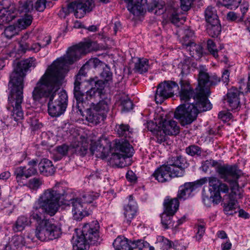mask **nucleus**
<instances>
[{
  "label": "nucleus",
  "instance_id": "1",
  "mask_svg": "<svg viewBox=\"0 0 250 250\" xmlns=\"http://www.w3.org/2000/svg\"><path fill=\"white\" fill-rule=\"evenodd\" d=\"M98 49L97 42L89 39L69 48L66 54L54 62L37 82L32 92L33 100L39 101L43 97L48 98L49 115L57 117L63 114L67 105V95L63 90L57 94L56 93L60 89L68 65L79 60L83 55Z\"/></svg>",
  "mask_w": 250,
  "mask_h": 250
},
{
  "label": "nucleus",
  "instance_id": "2",
  "mask_svg": "<svg viewBox=\"0 0 250 250\" xmlns=\"http://www.w3.org/2000/svg\"><path fill=\"white\" fill-rule=\"evenodd\" d=\"M35 61L33 58L21 61L10 75L9 85L11 89L8 96L9 106L7 108L12 110L11 118L17 122H20L23 118L21 108L23 100V79L28 69L32 66H35Z\"/></svg>",
  "mask_w": 250,
  "mask_h": 250
},
{
  "label": "nucleus",
  "instance_id": "3",
  "mask_svg": "<svg viewBox=\"0 0 250 250\" xmlns=\"http://www.w3.org/2000/svg\"><path fill=\"white\" fill-rule=\"evenodd\" d=\"M63 199L64 192L58 190L56 187L44 190L33 206L31 218L38 224L43 220V213L51 216L54 215L58 210L59 201Z\"/></svg>",
  "mask_w": 250,
  "mask_h": 250
},
{
  "label": "nucleus",
  "instance_id": "4",
  "mask_svg": "<svg viewBox=\"0 0 250 250\" xmlns=\"http://www.w3.org/2000/svg\"><path fill=\"white\" fill-rule=\"evenodd\" d=\"M216 171L221 179L230 184L231 192L228 195L229 201L225 205L224 210L226 214H232V211L237 206V197L239 199L243 197L237 182L241 172L235 166L229 165L217 166Z\"/></svg>",
  "mask_w": 250,
  "mask_h": 250
},
{
  "label": "nucleus",
  "instance_id": "5",
  "mask_svg": "<svg viewBox=\"0 0 250 250\" xmlns=\"http://www.w3.org/2000/svg\"><path fill=\"white\" fill-rule=\"evenodd\" d=\"M58 190H60L62 193L64 192V199H61V202L63 204L71 205L73 217L74 220L77 221H81L83 217L89 214L86 210L88 204L91 203L93 200L99 196V193L91 192L84 194L81 197L68 200L67 195H65L62 188H59Z\"/></svg>",
  "mask_w": 250,
  "mask_h": 250
},
{
  "label": "nucleus",
  "instance_id": "6",
  "mask_svg": "<svg viewBox=\"0 0 250 250\" xmlns=\"http://www.w3.org/2000/svg\"><path fill=\"white\" fill-rule=\"evenodd\" d=\"M99 228V224L97 221L84 224L81 230V234L77 235L75 240L74 241V249L76 247L80 250L86 249L87 245H95L100 242Z\"/></svg>",
  "mask_w": 250,
  "mask_h": 250
},
{
  "label": "nucleus",
  "instance_id": "7",
  "mask_svg": "<svg viewBox=\"0 0 250 250\" xmlns=\"http://www.w3.org/2000/svg\"><path fill=\"white\" fill-rule=\"evenodd\" d=\"M196 103H186L181 104L178 106L175 112L174 117L177 119L180 123L181 125L185 126L186 125L191 124L195 121L197 117L199 112L206 111L207 110H202V107H200L198 104H201L203 106L205 104V102H202V100L198 101L196 97L195 98ZM199 101H200L199 100Z\"/></svg>",
  "mask_w": 250,
  "mask_h": 250
},
{
  "label": "nucleus",
  "instance_id": "8",
  "mask_svg": "<svg viewBox=\"0 0 250 250\" xmlns=\"http://www.w3.org/2000/svg\"><path fill=\"white\" fill-rule=\"evenodd\" d=\"M198 84L195 88L196 90V98L199 101L202 100L205 104L203 106L200 103L198 104L200 107H203L202 110H209L212 108V105L208 100V97L210 94L209 88L210 76L207 72V69L203 66H200L198 77Z\"/></svg>",
  "mask_w": 250,
  "mask_h": 250
},
{
  "label": "nucleus",
  "instance_id": "9",
  "mask_svg": "<svg viewBox=\"0 0 250 250\" xmlns=\"http://www.w3.org/2000/svg\"><path fill=\"white\" fill-rule=\"evenodd\" d=\"M110 103L109 99L104 98L97 104L92 103L89 108H84L83 111L85 110L86 121L92 125H97L104 121L109 110Z\"/></svg>",
  "mask_w": 250,
  "mask_h": 250
},
{
  "label": "nucleus",
  "instance_id": "10",
  "mask_svg": "<svg viewBox=\"0 0 250 250\" xmlns=\"http://www.w3.org/2000/svg\"><path fill=\"white\" fill-rule=\"evenodd\" d=\"M115 152L112 155V160L120 167L131 164V157L134 153L133 147L127 142H116Z\"/></svg>",
  "mask_w": 250,
  "mask_h": 250
},
{
  "label": "nucleus",
  "instance_id": "11",
  "mask_svg": "<svg viewBox=\"0 0 250 250\" xmlns=\"http://www.w3.org/2000/svg\"><path fill=\"white\" fill-rule=\"evenodd\" d=\"M61 229L48 220H43L36 226L35 236L40 240H52L59 238Z\"/></svg>",
  "mask_w": 250,
  "mask_h": 250
},
{
  "label": "nucleus",
  "instance_id": "12",
  "mask_svg": "<svg viewBox=\"0 0 250 250\" xmlns=\"http://www.w3.org/2000/svg\"><path fill=\"white\" fill-rule=\"evenodd\" d=\"M94 6L93 0H77L68 4L67 8H62V11L65 15L74 12L77 18L83 17L86 12L91 11Z\"/></svg>",
  "mask_w": 250,
  "mask_h": 250
},
{
  "label": "nucleus",
  "instance_id": "13",
  "mask_svg": "<svg viewBox=\"0 0 250 250\" xmlns=\"http://www.w3.org/2000/svg\"><path fill=\"white\" fill-rule=\"evenodd\" d=\"M179 89L177 83L172 81H165L157 86L155 94L156 103L161 104L164 100L174 96L175 90Z\"/></svg>",
  "mask_w": 250,
  "mask_h": 250
},
{
  "label": "nucleus",
  "instance_id": "14",
  "mask_svg": "<svg viewBox=\"0 0 250 250\" xmlns=\"http://www.w3.org/2000/svg\"><path fill=\"white\" fill-rule=\"evenodd\" d=\"M208 185L210 194H212L216 199V204L221 200V193H228L229 188L230 189V185L229 187L216 177H208Z\"/></svg>",
  "mask_w": 250,
  "mask_h": 250
},
{
  "label": "nucleus",
  "instance_id": "15",
  "mask_svg": "<svg viewBox=\"0 0 250 250\" xmlns=\"http://www.w3.org/2000/svg\"><path fill=\"white\" fill-rule=\"evenodd\" d=\"M149 243L142 240L129 241L127 239L118 237L113 243L115 250H142V247L148 246Z\"/></svg>",
  "mask_w": 250,
  "mask_h": 250
},
{
  "label": "nucleus",
  "instance_id": "16",
  "mask_svg": "<svg viewBox=\"0 0 250 250\" xmlns=\"http://www.w3.org/2000/svg\"><path fill=\"white\" fill-rule=\"evenodd\" d=\"M45 39L46 40V43L41 42H36L30 39H28V34H25L22 37V40L20 42V47L24 52L30 51L34 53H37L42 48L46 46L50 43V36H47Z\"/></svg>",
  "mask_w": 250,
  "mask_h": 250
},
{
  "label": "nucleus",
  "instance_id": "17",
  "mask_svg": "<svg viewBox=\"0 0 250 250\" xmlns=\"http://www.w3.org/2000/svg\"><path fill=\"white\" fill-rule=\"evenodd\" d=\"M2 5V9L0 10V22L1 23H8L13 20L18 14L15 5L11 3L9 0H2L0 2Z\"/></svg>",
  "mask_w": 250,
  "mask_h": 250
},
{
  "label": "nucleus",
  "instance_id": "18",
  "mask_svg": "<svg viewBox=\"0 0 250 250\" xmlns=\"http://www.w3.org/2000/svg\"><path fill=\"white\" fill-rule=\"evenodd\" d=\"M89 84L91 86V88L85 92V99L96 98L99 97L102 98L103 94V90L104 88V83L103 80L98 79V78L95 77L91 78L88 81Z\"/></svg>",
  "mask_w": 250,
  "mask_h": 250
},
{
  "label": "nucleus",
  "instance_id": "19",
  "mask_svg": "<svg viewBox=\"0 0 250 250\" xmlns=\"http://www.w3.org/2000/svg\"><path fill=\"white\" fill-rule=\"evenodd\" d=\"M179 96L181 102L188 103L191 98H193L194 103H196L195 97L196 90L194 92L193 88L190 84L189 82L186 80L181 79L179 82Z\"/></svg>",
  "mask_w": 250,
  "mask_h": 250
},
{
  "label": "nucleus",
  "instance_id": "20",
  "mask_svg": "<svg viewBox=\"0 0 250 250\" xmlns=\"http://www.w3.org/2000/svg\"><path fill=\"white\" fill-rule=\"evenodd\" d=\"M168 163L167 166L170 167L174 176L181 177L184 175L187 163L183 157L181 155L172 157Z\"/></svg>",
  "mask_w": 250,
  "mask_h": 250
},
{
  "label": "nucleus",
  "instance_id": "21",
  "mask_svg": "<svg viewBox=\"0 0 250 250\" xmlns=\"http://www.w3.org/2000/svg\"><path fill=\"white\" fill-rule=\"evenodd\" d=\"M37 173V169L33 167H18L15 168L14 175L17 183L20 185H25L26 180Z\"/></svg>",
  "mask_w": 250,
  "mask_h": 250
},
{
  "label": "nucleus",
  "instance_id": "22",
  "mask_svg": "<svg viewBox=\"0 0 250 250\" xmlns=\"http://www.w3.org/2000/svg\"><path fill=\"white\" fill-rule=\"evenodd\" d=\"M81 84L74 83L73 94L76 101V107L81 114H83V110L87 105L86 100H84L85 92L81 87Z\"/></svg>",
  "mask_w": 250,
  "mask_h": 250
},
{
  "label": "nucleus",
  "instance_id": "23",
  "mask_svg": "<svg viewBox=\"0 0 250 250\" xmlns=\"http://www.w3.org/2000/svg\"><path fill=\"white\" fill-rule=\"evenodd\" d=\"M169 166L163 165L157 168L152 176L159 182L164 183L169 181L172 177H175Z\"/></svg>",
  "mask_w": 250,
  "mask_h": 250
},
{
  "label": "nucleus",
  "instance_id": "24",
  "mask_svg": "<svg viewBox=\"0 0 250 250\" xmlns=\"http://www.w3.org/2000/svg\"><path fill=\"white\" fill-rule=\"evenodd\" d=\"M128 2L127 9L134 16L143 15L146 12V0H125Z\"/></svg>",
  "mask_w": 250,
  "mask_h": 250
},
{
  "label": "nucleus",
  "instance_id": "25",
  "mask_svg": "<svg viewBox=\"0 0 250 250\" xmlns=\"http://www.w3.org/2000/svg\"><path fill=\"white\" fill-rule=\"evenodd\" d=\"M161 134L176 135L180 131V127L176 121L164 120L161 122Z\"/></svg>",
  "mask_w": 250,
  "mask_h": 250
},
{
  "label": "nucleus",
  "instance_id": "26",
  "mask_svg": "<svg viewBox=\"0 0 250 250\" xmlns=\"http://www.w3.org/2000/svg\"><path fill=\"white\" fill-rule=\"evenodd\" d=\"M91 141L89 150L92 155H95L96 157L101 159L106 158L109 153V148L108 146L105 147L101 144L100 141L94 142Z\"/></svg>",
  "mask_w": 250,
  "mask_h": 250
},
{
  "label": "nucleus",
  "instance_id": "27",
  "mask_svg": "<svg viewBox=\"0 0 250 250\" xmlns=\"http://www.w3.org/2000/svg\"><path fill=\"white\" fill-rule=\"evenodd\" d=\"M240 92L237 88L232 87L228 90L225 101L228 103L231 109L237 108L240 104Z\"/></svg>",
  "mask_w": 250,
  "mask_h": 250
},
{
  "label": "nucleus",
  "instance_id": "28",
  "mask_svg": "<svg viewBox=\"0 0 250 250\" xmlns=\"http://www.w3.org/2000/svg\"><path fill=\"white\" fill-rule=\"evenodd\" d=\"M90 140L84 136H81L77 143L73 145L76 153L80 156H84L89 148Z\"/></svg>",
  "mask_w": 250,
  "mask_h": 250
},
{
  "label": "nucleus",
  "instance_id": "29",
  "mask_svg": "<svg viewBox=\"0 0 250 250\" xmlns=\"http://www.w3.org/2000/svg\"><path fill=\"white\" fill-rule=\"evenodd\" d=\"M40 173L44 176H49L54 174L55 168L52 162L47 159H42L38 165Z\"/></svg>",
  "mask_w": 250,
  "mask_h": 250
},
{
  "label": "nucleus",
  "instance_id": "30",
  "mask_svg": "<svg viewBox=\"0 0 250 250\" xmlns=\"http://www.w3.org/2000/svg\"><path fill=\"white\" fill-rule=\"evenodd\" d=\"M195 189V183H186L179 187L177 198L180 200H185L189 197L191 193Z\"/></svg>",
  "mask_w": 250,
  "mask_h": 250
},
{
  "label": "nucleus",
  "instance_id": "31",
  "mask_svg": "<svg viewBox=\"0 0 250 250\" xmlns=\"http://www.w3.org/2000/svg\"><path fill=\"white\" fill-rule=\"evenodd\" d=\"M115 130L119 137H123L125 139V140L119 141V142H127L129 143V141L133 137L132 129L130 128L128 125L121 124L116 125Z\"/></svg>",
  "mask_w": 250,
  "mask_h": 250
},
{
  "label": "nucleus",
  "instance_id": "32",
  "mask_svg": "<svg viewBox=\"0 0 250 250\" xmlns=\"http://www.w3.org/2000/svg\"><path fill=\"white\" fill-rule=\"evenodd\" d=\"M124 215L125 222L129 225L132 219L134 217L136 213L137 204L134 201H130L128 204L125 207Z\"/></svg>",
  "mask_w": 250,
  "mask_h": 250
},
{
  "label": "nucleus",
  "instance_id": "33",
  "mask_svg": "<svg viewBox=\"0 0 250 250\" xmlns=\"http://www.w3.org/2000/svg\"><path fill=\"white\" fill-rule=\"evenodd\" d=\"M145 125L148 130L152 132L157 136L158 142L161 143L166 141L165 136L161 134V122L160 123V125H158L153 121H150L145 124Z\"/></svg>",
  "mask_w": 250,
  "mask_h": 250
},
{
  "label": "nucleus",
  "instance_id": "34",
  "mask_svg": "<svg viewBox=\"0 0 250 250\" xmlns=\"http://www.w3.org/2000/svg\"><path fill=\"white\" fill-rule=\"evenodd\" d=\"M179 199L177 198H166L164 202L165 210L168 212L170 214H174L179 208Z\"/></svg>",
  "mask_w": 250,
  "mask_h": 250
},
{
  "label": "nucleus",
  "instance_id": "35",
  "mask_svg": "<svg viewBox=\"0 0 250 250\" xmlns=\"http://www.w3.org/2000/svg\"><path fill=\"white\" fill-rule=\"evenodd\" d=\"M189 44L183 47L189 52L190 55L196 59H200L202 55L203 48L200 44H196L194 42H189Z\"/></svg>",
  "mask_w": 250,
  "mask_h": 250
},
{
  "label": "nucleus",
  "instance_id": "36",
  "mask_svg": "<svg viewBox=\"0 0 250 250\" xmlns=\"http://www.w3.org/2000/svg\"><path fill=\"white\" fill-rule=\"evenodd\" d=\"M148 60L144 58H138L135 63L134 71L136 72L142 74L148 71Z\"/></svg>",
  "mask_w": 250,
  "mask_h": 250
},
{
  "label": "nucleus",
  "instance_id": "37",
  "mask_svg": "<svg viewBox=\"0 0 250 250\" xmlns=\"http://www.w3.org/2000/svg\"><path fill=\"white\" fill-rule=\"evenodd\" d=\"M30 224L29 219L23 215L19 216L13 226V230L15 231L22 230L26 226Z\"/></svg>",
  "mask_w": 250,
  "mask_h": 250
},
{
  "label": "nucleus",
  "instance_id": "38",
  "mask_svg": "<svg viewBox=\"0 0 250 250\" xmlns=\"http://www.w3.org/2000/svg\"><path fill=\"white\" fill-rule=\"evenodd\" d=\"M34 9V3L31 0H21L19 2L18 12L20 13L31 12Z\"/></svg>",
  "mask_w": 250,
  "mask_h": 250
},
{
  "label": "nucleus",
  "instance_id": "39",
  "mask_svg": "<svg viewBox=\"0 0 250 250\" xmlns=\"http://www.w3.org/2000/svg\"><path fill=\"white\" fill-rule=\"evenodd\" d=\"M207 30L209 36L212 37H217L220 34L221 31L219 21H217L216 23H214V22L208 23Z\"/></svg>",
  "mask_w": 250,
  "mask_h": 250
},
{
  "label": "nucleus",
  "instance_id": "40",
  "mask_svg": "<svg viewBox=\"0 0 250 250\" xmlns=\"http://www.w3.org/2000/svg\"><path fill=\"white\" fill-rule=\"evenodd\" d=\"M205 15L207 23L214 22V23H216L217 21H219L216 10L214 7L211 6L208 7L205 10Z\"/></svg>",
  "mask_w": 250,
  "mask_h": 250
},
{
  "label": "nucleus",
  "instance_id": "41",
  "mask_svg": "<svg viewBox=\"0 0 250 250\" xmlns=\"http://www.w3.org/2000/svg\"><path fill=\"white\" fill-rule=\"evenodd\" d=\"M33 239L28 235L26 238L22 235H17L13 237L12 242H13L15 247L18 248L24 246L25 245L26 242L32 241Z\"/></svg>",
  "mask_w": 250,
  "mask_h": 250
},
{
  "label": "nucleus",
  "instance_id": "42",
  "mask_svg": "<svg viewBox=\"0 0 250 250\" xmlns=\"http://www.w3.org/2000/svg\"><path fill=\"white\" fill-rule=\"evenodd\" d=\"M179 11V8L176 9L173 7L170 11V20L172 23L176 25H178L179 22L182 23V21H185L183 17H180Z\"/></svg>",
  "mask_w": 250,
  "mask_h": 250
},
{
  "label": "nucleus",
  "instance_id": "43",
  "mask_svg": "<svg viewBox=\"0 0 250 250\" xmlns=\"http://www.w3.org/2000/svg\"><path fill=\"white\" fill-rule=\"evenodd\" d=\"M186 153L191 156H204L202 154L203 151L202 149L198 146L190 145L186 148Z\"/></svg>",
  "mask_w": 250,
  "mask_h": 250
},
{
  "label": "nucleus",
  "instance_id": "44",
  "mask_svg": "<svg viewBox=\"0 0 250 250\" xmlns=\"http://www.w3.org/2000/svg\"><path fill=\"white\" fill-rule=\"evenodd\" d=\"M43 184V181L42 178L34 177L30 179L24 186H26L31 189L36 190L40 188Z\"/></svg>",
  "mask_w": 250,
  "mask_h": 250
},
{
  "label": "nucleus",
  "instance_id": "45",
  "mask_svg": "<svg viewBox=\"0 0 250 250\" xmlns=\"http://www.w3.org/2000/svg\"><path fill=\"white\" fill-rule=\"evenodd\" d=\"M103 71L101 73V77L104 80H102L104 83V87L107 83L112 81V73L110 71V68L106 65L103 67Z\"/></svg>",
  "mask_w": 250,
  "mask_h": 250
},
{
  "label": "nucleus",
  "instance_id": "46",
  "mask_svg": "<svg viewBox=\"0 0 250 250\" xmlns=\"http://www.w3.org/2000/svg\"><path fill=\"white\" fill-rule=\"evenodd\" d=\"M70 149V147L65 144L58 146L56 147V151L58 154H59L60 156H55L54 160L55 161L61 160L62 157L66 156L67 154V153Z\"/></svg>",
  "mask_w": 250,
  "mask_h": 250
},
{
  "label": "nucleus",
  "instance_id": "47",
  "mask_svg": "<svg viewBox=\"0 0 250 250\" xmlns=\"http://www.w3.org/2000/svg\"><path fill=\"white\" fill-rule=\"evenodd\" d=\"M120 101L122 111L128 112L133 108V103L128 97H122L120 99Z\"/></svg>",
  "mask_w": 250,
  "mask_h": 250
},
{
  "label": "nucleus",
  "instance_id": "48",
  "mask_svg": "<svg viewBox=\"0 0 250 250\" xmlns=\"http://www.w3.org/2000/svg\"><path fill=\"white\" fill-rule=\"evenodd\" d=\"M174 214H170L168 212L164 210L161 214V223L165 229L168 228V226L171 224V219Z\"/></svg>",
  "mask_w": 250,
  "mask_h": 250
},
{
  "label": "nucleus",
  "instance_id": "49",
  "mask_svg": "<svg viewBox=\"0 0 250 250\" xmlns=\"http://www.w3.org/2000/svg\"><path fill=\"white\" fill-rule=\"evenodd\" d=\"M194 33L193 31L190 29H185L184 31V36L182 40V43L183 47L189 44V42H193L192 41V37L194 36Z\"/></svg>",
  "mask_w": 250,
  "mask_h": 250
},
{
  "label": "nucleus",
  "instance_id": "50",
  "mask_svg": "<svg viewBox=\"0 0 250 250\" xmlns=\"http://www.w3.org/2000/svg\"><path fill=\"white\" fill-rule=\"evenodd\" d=\"M32 21V16L29 14H25L24 17L18 20L19 27L21 28H25L31 24Z\"/></svg>",
  "mask_w": 250,
  "mask_h": 250
},
{
  "label": "nucleus",
  "instance_id": "51",
  "mask_svg": "<svg viewBox=\"0 0 250 250\" xmlns=\"http://www.w3.org/2000/svg\"><path fill=\"white\" fill-rule=\"evenodd\" d=\"M165 5V2L163 0H153L148 5L147 10L152 12L155 8L162 9Z\"/></svg>",
  "mask_w": 250,
  "mask_h": 250
},
{
  "label": "nucleus",
  "instance_id": "52",
  "mask_svg": "<svg viewBox=\"0 0 250 250\" xmlns=\"http://www.w3.org/2000/svg\"><path fill=\"white\" fill-rule=\"evenodd\" d=\"M208 50L214 58H217L218 57V49L216 48L215 43L212 40H208L207 41Z\"/></svg>",
  "mask_w": 250,
  "mask_h": 250
},
{
  "label": "nucleus",
  "instance_id": "53",
  "mask_svg": "<svg viewBox=\"0 0 250 250\" xmlns=\"http://www.w3.org/2000/svg\"><path fill=\"white\" fill-rule=\"evenodd\" d=\"M86 63L87 64L88 66L89 65H92L94 68L99 69L103 68V67L106 65L97 58L91 59Z\"/></svg>",
  "mask_w": 250,
  "mask_h": 250
},
{
  "label": "nucleus",
  "instance_id": "54",
  "mask_svg": "<svg viewBox=\"0 0 250 250\" xmlns=\"http://www.w3.org/2000/svg\"><path fill=\"white\" fill-rule=\"evenodd\" d=\"M17 34L16 27L14 25H9L5 28L3 35L8 39H11Z\"/></svg>",
  "mask_w": 250,
  "mask_h": 250
},
{
  "label": "nucleus",
  "instance_id": "55",
  "mask_svg": "<svg viewBox=\"0 0 250 250\" xmlns=\"http://www.w3.org/2000/svg\"><path fill=\"white\" fill-rule=\"evenodd\" d=\"M242 0H223V5L231 9L238 7Z\"/></svg>",
  "mask_w": 250,
  "mask_h": 250
},
{
  "label": "nucleus",
  "instance_id": "56",
  "mask_svg": "<svg viewBox=\"0 0 250 250\" xmlns=\"http://www.w3.org/2000/svg\"><path fill=\"white\" fill-rule=\"evenodd\" d=\"M218 162L213 160H206L202 163V170L206 172L210 167H215L217 166Z\"/></svg>",
  "mask_w": 250,
  "mask_h": 250
},
{
  "label": "nucleus",
  "instance_id": "57",
  "mask_svg": "<svg viewBox=\"0 0 250 250\" xmlns=\"http://www.w3.org/2000/svg\"><path fill=\"white\" fill-rule=\"evenodd\" d=\"M46 0H37L35 3V8L37 11L42 12L44 10L45 8Z\"/></svg>",
  "mask_w": 250,
  "mask_h": 250
},
{
  "label": "nucleus",
  "instance_id": "58",
  "mask_svg": "<svg viewBox=\"0 0 250 250\" xmlns=\"http://www.w3.org/2000/svg\"><path fill=\"white\" fill-rule=\"evenodd\" d=\"M239 90L240 94L241 93L243 94L244 93H248L250 91V84L249 83V81L248 82L247 84H246L244 83L241 81L240 83V85L239 86Z\"/></svg>",
  "mask_w": 250,
  "mask_h": 250
},
{
  "label": "nucleus",
  "instance_id": "59",
  "mask_svg": "<svg viewBox=\"0 0 250 250\" xmlns=\"http://www.w3.org/2000/svg\"><path fill=\"white\" fill-rule=\"evenodd\" d=\"M191 0H181V8L184 11H187L190 8Z\"/></svg>",
  "mask_w": 250,
  "mask_h": 250
},
{
  "label": "nucleus",
  "instance_id": "60",
  "mask_svg": "<svg viewBox=\"0 0 250 250\" xmlns=\"http://www.w3.org/2000/svg\"><path fill=\"white\" fill-rule=\"evenodd\" d=\"M205 232V226L203 225H198L197 228V232L196 235V238L198 240H200Z\"/></svg>",
  "mask_w": 250,
  "mask_h": 250
},
{
  "label": "nucleus",
  "instance_id": "61",
  "mask_svg": "<svg viewBox=\"0 0 250 250\" xmlns=\"http://www.w3.org/2000/svg\"><path fill=\"white\" fill-rule=\"evenodd\" d=\"M204 204L207 206H210L212 203H215L216 202V199L215 197L211 194L209 197H204L203 198Z\"/></svg>",
  "mask_w": 250,
  "mask_h": 250
},
{
  "label": "nucleus",
  "instance_id": "62",
  "mask_svg": "<svg viewBox=\"0 0 250 250\" xmlns=\"http://www.w3.org/2000/svg\"><path fill=\"white\" fill-rule=\"evenodd\" d=\"M101 171H99V170L93 171L88 176L89 179L92 181H94V180L101 179Z\"/></svg>",
  "mask_w": 250,
  "mask_h": 250
},
{
  "label": "nucleus",
  "instance_id": "63",
  "mask_svg": "<svg viewBox=\"0 0 250 250\" xmlns=\"http://www.w3.org/2000/svg\"><path fill=\"white\" fill-rule=\"evenodd\" d=\"M126 179L130 182L136 181L137 177L135 174L132 170H128L126 174Z\"/></svg>",
  "mask_w": 250,
  "mask_h": 250
},
{
  "label": "nucleus",
  "instance_id": "64",
  "mask_svg": "<svg viewBox=\"0 0 250 250\" xmlns=\"http://www.w3.org/2000/svg\"><path fill=\"white\" fill-rule=\"evenodd\" d=\"M88 69V66L87 63H85L80 69L78 74L85 77L87 74L86 70Z\"/></svg>",
  "mask_w": 250,
  "mask_h": 250
}]
</instances>
